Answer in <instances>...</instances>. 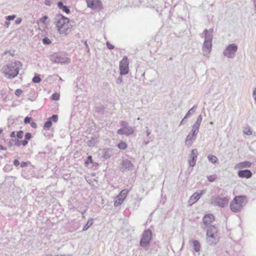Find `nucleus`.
<instances>
[{
    "mask_svg": "<svg viewBox=\"0 0 256 256\" xmlns=\"http://www.w3.org/2000/svg\"><path fill=\"white\" fill-rule=\"evenodd\" d=\"M22 62L18 60L6 64L2 68L5 76L8 79L14 78L18 75L20 69L22 68Z\"/></svg>",
    "mask_w": 256,
    "mask_h": 256,
    "instance_id": "f257e3e1",
    "label": "nucleus"
},
{
    "mask_svg": "<svg viewBox=\"0 0 256 256\" xmlns=\"http://www.w3.org/2000/svg\"><path fill=\"white\" fill-rule=\"evenodd\" d=\"M56 26L59 32L61 34H67L70 31L69 18L61 14H58L56 16Z\"/></svg>",
    "mask_w": 256,
    "mask_h": 256,
    "instance_id": "f03ea898",
    "label": "nucleus"
},
{
    "mask_svg": "<svg viewBox=\"0 0 256 256\" xmlns=\"http://www.w3.org/2000/svg\"><path fill=\"white\" fill-rule=\"evenodd\" d=\"M246 197L244 196H236L230 204V210L234 212H240L246 204Z\"/></svg>",
    "mask_w": 256,
    "mask_h": 256,
    "instance_id": "7ed1b4c3",
    "label": "nucleus"
},
{
    "mask_svg": "<svg viewBox=\"0 0 256 256\" xmlns=\"http://www.w3.org/2000/svg\"><path fill=\"white\" fill-rule=\"evenodd\" d=\"M121 128L117 130V134L120 135L129 136L134 134L135 127L130 126L128 123L124 120L120 122Z\"/></svg>",
    "mask_w": 256,
    "mask_h": 256,
    "instance_id": "20e7f679",
    "label": "nucleus"
},
{
    "mask_svg": "<svg viewBox=\"0 0 256 256\" xmlns=\"http://www.w3.org/2000/svg\"><path fill=\"white\" fill-rule=\"evenodd\" d=\"M152 239V232L150 229L146 230L142 234V238L140 240V246L146 248L150 243Z\"/></svg>",
    "mask_w": 256,
    "mask_h": 256,
    "instance_id": "39448f33",
    "label": "nucleus"
},
{
    "mask_svg": "<svg viewBox=\"0 0 256 256\" xmlns=\"http://www.w3.org/2000/svg\"><path fill=\"white\" fill-rule=\"evenodd\" d=\"M211 200L212 204L214 206L224 208L228 205L229 198L227 197H221L219 195H215L212 197Z\"/></svg>",
    "mask_w": 256,
    "mask_h": 256,
    "instance_id": "423d86ee",
    "label": "nucleus"
},
{
    "mask_svg": "<svg viewBox=\"0 0 256 256\" xmlns=\"http://www.w3.org/2000/svg\"><path fill=\"white\" fill-rule=\"evenodd\" d=\"M238 50V46L235 44H232L226 46L223 52V54L229 58L234 57Z\"/></svg>",
    "mask_w": 256,
    "mask_h": 256,
    "instance_id": "0eeeda50",
    "label": "nucleus"
},
{
    "mask_svg": "<svg viewBox=\"0 0 256 256\" xmlns=\"http://www.w3.org/2000/svg\"><path fill=\"white\" fill-rule=\"evenodd\" d=\"M129 62L127 56H124L120 62V72L122 76L126 75L129 72Z\"/></svg>",
    "mask_w": 256,
    "mask_h": 256,
    "instance_id": "6e6552de",
    "label": "nucleus"
},
{
    "mask_svg": "<svg viewBox=\"0 0 256 256\" xmlns=\"http://www.w3.org/2000/svg\"><path fill=\"white\" fill-rule=\"evenodd\" d=\"M129 190L127 189L122 190L116 196L114 200V206L116 207L120 206L128 196Z\"/></svg>",
    "mask_w": 256,
    "mask_h": 256,
    "instance_id": "1a4fd4ad",
    "label": "nucleus"
},
{
    "mask_svg": "<svg viewBox=\"0 0 256 256\" xmlns=\"http://www.w3.org/2000/svg\"><path fill=\"white\" fill-rule=\"evenodd\" d=\"M87 6L93 10H102L103 8L100 0H86Z\"/></svg>",
    "mask_w": 256,
    "mask_h": 256,
    "instance_id": "9d476101",
    "label": "nucleus"
},
{
    "mask_svg": "<svg viewBox=\"0 0 256 256\" xmlns=\"http://www.w3.org/2000/svg\"><path fill=\"white\" fill-rule=\"evenodd\" d=\"M52 62L56 64H68L70 62V59L64 56L56 54L53 57Z\"/></svg>",
    "mask_w": 256,
    "mask_h": 256,
    "instance_id": "9b49d317",
    "label": "nucleus"
},
{
    "mask_svg": "<svg viewBox=\"0 0 256 256\" xmlns=\"http://www.w3.org/2000/svg\"><path fill=\"white\" fill-rule=\"evenodd\" d=\"M198 156V152L196 149H194L191 151V153L190 154L189 160H188L190 166L194 167L196 165Z\"/></svg>",
    "mask_w": 256,
    "mask_h": 256,
    "instance_id": "f8f14e48",
    "label": "nucleus"
},
{
    "mask_svg": "<svg viewBox=\"0 0 256 256\" xmlns=\"http://www.w3.org/2000/svg\"><path fill=\"white\" fill-rule=\"evenodd\" d=\"M206 191L204 190H200V192H194L188 201L189 204L192 205L193 204L196 202L200 198L201 196L205 194Z\"/></svg>",
    "mask_w": 256,
    "mask_h": 256,
    "instance_id": "ddd939ff",
    "label": "nucleus"
},
{
    "mask_svg": "<svg viewBox=\"0 0 256 256\" xmlns=\"http://www.w3.org/2000/svg\"><path fill=\"white\" fill-rule=\"evenodd\" d=\"M58 120V116L57 114H53L48 118L47 120L44 122V129H49L52 126V122H56Z\"/></svg>",
    "mask_w": 256,
    "mask_h": 256,
    "instance_id": "4468645a",
    "label": "nucleus"
},
{
    "mask_svg": "<svg viewBox=\"0 0 256 256\" xmlns=\"http://www.w3.org/2000/svg\"><path fill=\"white\" fill-rule=\"evenodd\" d=\"M134 167L132 162L128 159L124 160L121 163L120 170L122 171L130 170Z\"/></svg>",
    "mask_w": 256,
    "mask_h": 256,
    "instance_id": "2eb2a0df",
    "label": "nucleus"
},
{
    "mask_svg": "<svg viewBox=\"0 0 256 256\" xmlns=\"http://www.w3.org/2000/svg\"><path fill=\"white\" fill-rule=\"evenodd\" d=\"M238 176L240 178H250L252 176V174L250 170L246 169L239 170L238 172Z\"/></svg>",
    "mask_w": 256,
    "mask_h": 256,
    "instance_id": "dca6fc26",
    "label": "nucleus"
},
{
    "mask_svg": "<svg viewBox=\"0 0 256 256\" xmlns=\"http://www.w3.org/2000/svg\"><path fill=\"white\" fill-rule=\"evenodd\" d=\"M212 47V42L210 41H204L202 46V51L204 52V55L206 56L209 54Z\"/></svg>",
    "mask_w": 256,
    "mask_h": 256,
    "instance_id": "f3484780",
    "label": "nucleus"
},
{
    "mask_svg": "<svg viewBox=\"0 0 256 256\" xmlns=\"http://www.w3.org/2000/svg\"><path fill=\"white\" fill-rule=\"evenodd\" d=\"M207 242L210 245L216 244L219 240V238L217 234H210L206 235Z\"/></svg>",
    "mask_w": 256,
    "mask_h": 256,
    "instance_id": "a211bd4d",
    "label": "nucleus"
},
{
    "mask_svg": "<svg viewBox=\"0 0 256 256\" xmlns=\"http://www.w3.org/2000/svg\"><path fill=\"white\" fill-rule=\"evenodd\" d=\"M214 220V216L212 214H206L203 218L202 222L204 224L208 225L210 224Z\"/></svg>",
    "mask_w": 256,
    "mask_h": 256,
    "instance_id": "6ab92c4d",
    "label": "nucleus"
},
{
    "mask_svg": "<svg viewBox=\"0 0 256 256\" xmlns=\"http://www.w3.org/2000/svg\"><path fill=\"white\" fill-rule=\"evenodd\" d=\"M196 134L190 132L186 138V144L192 145L193 142L196 140Z\"/></svg>",
    "mask_w": 256,
    "mask_h": 256,
    "instance_id": "aec40b11",
    "label": "nucleus"
},
{
    "mask_svg": "<svg viewBox=\"0 0 256 256\" xmlns=\"http://www.w3.org/2000/svg\"><path fill=\"white\" fill-rule=\"evenodd\" d=\"M57 6L59 9L62 10L66 14H68L70 13V11L69 8L68 6L64 5L62 1H59L57 4Z\"/></svg>",
    "mask_w": 256,
    "mask_h": 256,
    "instance_id": "412c9836",
    "label": "nucleus"
},
{
    "mask_svg": "<svg viewBox=\"0 0 256 256\" xmlns=\"http://www.w3.org/2000/svg\"><path fill=\"white\" fill-rule=\"evenodd\" d=\"M112 151L110 148H104L102 151V157L106 160L112 156Z\"/></svg>",
    "mask_w": 256,
    "mask_h": 256,
    "instance_id": "4be33fe9",
    "label": "nucleus"
},
{
    "mask_svg": "<svg viewBox=\"0 0 256 256\" xmlns=\"http://www.w3.org/2000/svg\"><path fill=\"white\" fill-rule=\"evenodd\" d=\"M252 166V163L248 161H244L240 162L236 164V167L240 168H250Z\"/></svg>",
    "mask_w": 256,
    "mask_h": 256,
    "instance_id": "5701e85b",
    "label": "nucleus"
},
{
    "mask_svg": "<svg viewBox=\"0 0 256 256\" xmlns=\"http://www.w3.org/2000/svg\"><path fill=\"white\" fill-rule=\"evenodd\" d=\"M98 138L94 136H92L90 140H88L87 142L88 146L90 147H93L98 142Z\"/></svg>",
    "mask_w": 256,
    "mask_h": 256,
    "instance_id": "b1692460",
    "label": "nucleus"
},
{
    "mask_svg": "<svg viewBox=\"0 0 256 256\" xmlns=\"http://www.w3.org/2000/svg\"><path fill=\"white\" fill-rule=\"evenodd\" d=\"M218 230L217 228L214 225H211L209 226L206 230V235H209L210 234H217Z\"/></svg>",
    "mask_w": 256,
    "mask_h": 256,
    "instance_id": "393cba45",
    "label": "nucleus"
},
{
    "mask_svg": "<svg viewBox=\"0 0 256 256\" xmlns=\"http://www.w3.org/2000/svg\"><path fill=\"white\" fill-rule=\"evenodd\" d=\"M193 244L194 249L196 252H199L200 249V244L198 240H192V241Z\"/></svg>",
    "mask_w": 256,
    "mask_h": 256,
    "instance_id": "a878e982",
    "label": "nucleus"
},
{
    "mask_svg": "<svg viewBox=\"0 0 256 256\" xmlns=\"http://www.w3.org/2000/svg\"><path fill=\"white\" fill-rule=\"evenodd\" d=\"M197 107V104H194L190 110H189L185 115L184 118H188L191 115L193 114L194 113Z\"/></svg>",
    "mask_w": 256,
    "mask_h": 256,
    "instance_id": "bb28decb",
    "label": "nucleus"
},
{
    "mask_svg": "<svg viewBox=\"0 0 256 256\" xmlns=\"http://www.w3.org/2000/svg\"><path fill=\"white\" fill-rule=\"evenodd\" d=\"M204 40L212 42L213 36L212 34L208 33V30H204Z\"/></svg>",
    "mask_w": 256,
    "mask_h": 256,
    "instance_id": "cd10ccee",
    "label": "nucleus"
},
{
    "mask_svg": "<svg viewBox=\"0 0 256 256\" xmlns=\"http://www.w3.org/2000/svg\"><path fill=\"white\" fill-rule=\"evenodd\" d=\"M94 223V220L92 218H90L87 222L85 224V225L84 226L82 230L86 231L88 230L90 226L92 225Z\"/></svg>",
    "mask_w": 256,
    "mask_h": 256,
    "instance_id": "c85d7f7f",
    "label": "nucleus"
},
{
    "mask_svg": "<svg viewBox=\"0 0 256 256\" xmlns=\"http://www.w3.org/2000/svg\"><path fill=\"white\" fill-rule=\"evenodd\" d=\"M28 142L24 140H19L16 139L15 145L17 146H20V145L26 146L28 144Z\"/></svg>",
    "mask_w": 256,
    "mask_h": 256,
    "instance_id": "c756f323",
    "label": "nucleus"
},
{
    "mask_svg": "<svg viewBox=\"0 0 256 256\" xmlns=\"http://www.w3.org/2000/svg\"><path fill=\"white\" fill-rule=\"evenodd\" d=\"M208 160L210 162L214 164L218 162V158L214 155H209L208 156Z\"/></svg>",
    "mask_w": 256,
    "mask_h": 256,
    "instance_id": "7c9ffc66",
    "label": "nucleus"
},
{
    "mask_svg": "<svg viewBox=\"0 0 256 256\" xmlns=\"http://www.w3.org/2000/svg\"><path fill=\"white\" fill-rule=\"evenodd\" d=\"M117 146L118 148L122 150H126L128 148V144L122 141L119 142Z\"/></svg>",
    "mask_w": 256,
    "mask_h": 256,
    "instance_id": "2f4dec72",
    "label": "nucleus"
},
{
    "mask_svg": "<svg viewBox=\"0 0 256 256\" xmlns=\"http://www.w3.org/2000/svg\"><path fill=\"white\" fill-rule=\"evenodd\" d=\"M200 126V125H198L196 124H194L192 126L191 132L197 134L199 131Z\"/></svg>",
    "mask_w": 256,
    "mask_h": 256,
    "instance_id": "473e14b6",
    "label": "nucleus"
},
{
    "mask_svg": "<svg viewBox=\"0 0 256 256\" xmlns=\"http://www.w3.org/2000/svg\"><path fill=\"white\" fill-rule=\"evenodd\" d=\"M42 78H40L39 74L35 75L32 78V82L35 84L40 83L42 81Z\"/></svg>",
    "mask_w": 256,
    "mask_h": 256,
    "instance_id": "72a5a7b5",
    "label": "nucleus"
},
{
    "mask_svg": "<svg viewBox=\"0 0 256 256\" xmlns=\"http://www.w3.org/2000/svg\"><path fill=\"white\" fill-rule=\"evenodd\" d=\"M42 43L44 44L48 45L52 43V41L48 38L44 37L42 40Z\"/></svg>",
    "mask_w": 256,
    "mask_h": 256,
    "instance_id": "f704fd0d",
    "label": "nucleus"
},
{
    "mask_svg": "<svg viewBox=\"0 0 256 256\" xmlns=\"http://www.w3.org/2000/svg\"><path fill=\"white\" fill-rule=\"evenodd\" d=\"M51 98L54 100H58L60 98V94L58 93H54L51 96Z\"/></svg>",
    "mask_w": 256,
    "mask_h": 256,
    "instance_id": "c9c22d12",
    "label": "nucleus"
},
{
    "mask_svg": "<svg viewBox=\"0 0 256 256\" xmlns=\"http://www.w3.org/2000/svg\"><path fill=\"white\" fill-rule=\"evenodd\" d=\"M104 107L102 106H98L96 107V111L99 113H102L104 112Z\"/></svg>",
    "mask_w": 256,
    "mask_h": 256,
    "instance_id": "e433bc0d",
    "label": "nucleus"
},
{
    "mask_svg": "<svg viewBox=\"0 0 256 256\" xmlns=\"http://www.w3.org/2000/svg\"><path fill=\"white\" fill-rule=\"evenodd\" d=\"M92 156H88L87 157L86 160L85 161V166H87L89 163H92Z\"/></svg>",
    "mask_w": 256,
    "mask_h": 256,
    "instance_id": "4c0bfd02",
    "label": "nucleus"
},
{
    "mask_svg": "<svg viewBox=\"0 0 256 256\" xmlns=\"http://www.w3.org/2000/svg\"><path fill=\"white\" fill-rule=\"evenodd\" d=\"M32 138V135L30 132H26L24 136V140L28 141Z\"/></svg>",
    "mask_w": 256,
    "mask_h": 256,
    "instance_id": "58836bf2",
    "label": "nucleus"
},
{
    "mask_svg": "<svg viewBox=\"0 0 256 256\" xmlns=\"http://www.w3.org/2000/svg\"><path fill=\"white\" fill-rule=\"evenodd\" d=\"M16 18V15L12 14L6 16V19L8 21H10L14 20Z\"/></svg>",
    "mask_w": 256,
    "mask_h": 256,
    "instance_id": "ea45409f",
    "label": "nucleus"
},
{
    "mask_svg": "<svg viewBox=\"0 0 256 256\" xmlns=\"http://www.w3.org/2000/svg\"><path fill=\"white\" fill-rule=\"evenodd\" d=\"M244 133L248 136H250L252 134V130H250V128H246L244 131Z\"/></svg>",
    "mask_w": 256,
    "mask_h": 256,
    "instance_id": "a19ab883",
    "label": "nucleus"
},
{
    "mask_svg": "<svg viewBox=\"0 0 256 256\" xmlns=\"http://www.w3.org/2000/svg\"><path fill=\"white\" fill-rule=\"evenodd\" d=\"M32 120V118L31 117L26 116L24 119V122L25 124H28L30 123Z\"/></svg>",
    "mask_w": 256,
    "mask_h": 256,
    "instance_id": "79ce46f5",
    "label": "nucleus"
},
{
    "mask_svg": "<svg viewBox=\"0 0 256 256\" xmlns=\"http://www.w3.org/2000/svg\"><path fill=\"white\" fill-rule=\"evenodd\" d=\"M202 116L201 114H200L198 116L197 120L194 124H196L200 126V124L202 122Z\"/></svg>",
    "mask_w": 256,
    "mask_h": 256,
    "instance_id": "37998d69",
    "label": "nucleus"
},
{
    "mask_svg": "<svg viewBox=\"0 0 256 256\" xmlns=\"http://www.w3.org/2000/svg\"><path fill=\"white\" fill-rule=\"evenodd\" d=\"M24 132L22 130H19L17 132L16 136L18 139H20L23 137Z\"/></svg>",
    "mask_w": 256,
    "mask_h": 256,
    "instance_id": "c03bdc74",
    "label": "nucleus"
},
{
    "mask_svg": "<svg viewBox=\"0 0 256 256\" xmlns=\"http://www.w3.org/2000/svg\"><path fill=\"white\" fill-rule=\"evenodd\" d=\"M207 178L210 182H213L216 180V176H207Z\"/></svg>",
    "mask_w": 256,
    "mask_h": 256,
    "instance_id": "a18cd8bd",
    "label": "nucleus"
},
{
    "mask_svg": "<svg viewBox=\"0 0 256 256\" xmlns=\"http://www.w3.org/2000/svg\"><path fill=\"white\" fill-rule=\"evenodd\" d=\"M30 164V162L29 161L22 162L20 163V166L22 168H24V167L27 166Z\"/></svg>",
    "mask_w": 256,
    "mask_h": 256,
    "instance_id": "49530a36",
    "label": "nucleus"
},
{
    "mask_svg": "<svg viewBox=\"0 0 256 256\" xmlns=\"http://www.w3.org/2000/svg\"><path fill=\"white\" fill-rule=\"evenodd\" d=\"M22 90L20 89H17L16 90L14 94L17 96H20V95L22 94Z\"/></svg>",
    "mask_w": 256,
    "mask_h": 256,
    "instance_id": "de8ad7c7",
    "label": "nucleus"
},
{
    "mask_svg": "<svg viewBox=\"0 0 256 256\" xmlns=\"http://www.w3.org/2000/svg\"><path fill=\"white\" fill-rule=\"evenodd\" d=\"M15 142H16V138L15 139H14V138L11 139L10 140L9 143H8L9 146L12 147V146L15 145Z\"/></svg>",
    "mask_w": 256,
    "mask_h": 256,
    "instance_id": "09e8293b",
    "label": "nucleus"
},
{
    "mask_svg": "<svg viewBox=\"0 0 256 256\" xmlns=\"http://www.w3.org/2000/svg\"><path fill=\"white\" fill-rule=\"evenodd\" d=\"M106 45L107 48L109 50H113L114 48V46L112 44H110L108 42H107L106 43Z\"/></svg>",
    "mask_w": 256,
    "mask_h": 256,
    "instance_id": "8fccbe9b",
    "label": "nucleus"
},
{
    "mask_svg": "<svg viewBox=\"0 0 256 256\" xmlns=\"http://www.w3.org/2000/svg\"><path fill=\"white\" fill-rule=\"evenodd\" d=\"M82 42H84V44L85 46L86 50L87 52H88L90 51V49H89V47H88L87 41L86 40H82Z\"/></svg>",
    "mask_w": 256,
    "mask_h": 256,
    "instance_id": "3c124183",
    "label": "nucleus"
},
{
    "mask_svg": "<svg viewBox=\"0 0 256 256\" xmlns=\"http://www.w3.org/2000/svg\"><path fill=\"white\" fill-rule=\"evenodd\" d=\"M44 4L48 6H50L52 4V0H44Z\"/></svg>",
    "mask_w": 256,
    "mask_h": 256,
    "instance_id": "603ef678",
    "label": "nucleus"
},
{
    "mask_svg": "<svg viewBox=\"0 0 256 256\" xmlns=\"http://www.w3.org/2000/svg\"><path fill=\"white\" fill-rule=\"evenodd\" d=\"M13 164H14V166H18L20 164V162L18 159H15L14 160Z\"/></svg>",
    "mask_w": 256,
    "mask_h": 256,
    "instance_id": "864d4df0",
    "label": "nucleus"
},
{
    "mask_svg": "<svg viewBox=\"0 0 256 256\" xmlns=\"http://www.w3.org/2000/svg\"><path fill=\"white\" fill-rule=\"evenodd\" d=\"M22 20L21 18H18L15 21V24L18 25L20 24L22 22Z\"/></svg>",
    "mask_w": 256,
    "mask_h": 256,
    "instance_id": "5fc2aeb1",
    "label": "nucleus"
},
{
    "mask_svg": "<svg viewBox=\"0 0 256 256\" xmlns=\"http://www.w3.org/2000/svg\"><path fill=\"white\" fill-rule=\"evenodd\" d=\"M252 96L254 97L255 102H256V88H255L253 90Z\"/></svg>",
    "mask_w": 256,
    "mask_h": 256,
    "instance_id": "6e6d98bb",
    "label": "nucleus"
},
{
    "mask_svg": "<svg viewBox=\"0 0 256 256\" xmlns=\"http://www.w3.org/2000/svg\"><path fill=\"white\" fill-rule=\"evenodd\" d=\"M48 18V16H42L41 18V22L43 23H44L45 21Z\"/></svg>",
    "mask_w": 256,
    "mask_h": 256,
    "instance_id": "4d7b16f0",
    "label": "nucleus"
},
{
    "mask_svg": "<svg viewBox=\"0 0 256 256\" xmlns=\"http://www.w3.org/2000/svg\"><path fill=\"white\" fill-rule=\"evenodd\" d=\"M30 126L32 128H36V126H37V125H36V124L34 122H30Z\"/></svg>",
    "mask_w": 256,
    "mask_h": 256,
    "instance_id": "13d9d810",
    "label": "nucleus"
},
{
    "mask_svg": "<svg viewBox=\"0 0 256 256\" xmlns=\"http://www.w3.org/2000/svg\"><path fill=\"white\" fill-rule=\"evenodd\" d=\"M146 135L147 136H148L150 134H151V132L150 131L148 130V127H146Z\"/></svg>",
    "mask_w": 256,
    "mask_h": 256,
    "instance_id": "bf43d9fd",
    "label": "nucleus"
},
{
    "mask_svg": "<svg viewBox=\"0 0 256 256\" xmlns=\"http://www.w3.org/2000/svg\"><path fill=\"white\" fill-rule=\"evenodd\" d=\"M10 24V22H9V21L6 20L5 22L4 26L8 28Z\"/></svg>",
    "mask_w": 256,
    "mask_h": 256,
    "instance_id": "052dcab7",
    "label": "nucleus"
},
{
    "mask_svg": "<svg viewBox=\"0 0 256 256\" xmlns=\"http://www.w3.org/2000/svg\"><path fill=\"white\" fill-rule=\"evenodd\" d=\"M122 82V78H118L116 80V83L119 84H120Z\"/></svg>",
    "mask_w": 256,
    "mask_h": 256,
    "instance_id": "680f3d73",
    "label": "nucleus"
},
{
    "mask_svg": "<svg viewBox=\"0 0 256 256\" xmlns=\"http://www.w3.org/2000/svg\"><path fill=\"white\" fill-rule=\"evenodd\" d=\"M10 136L11 138H14L16 137V134H15V132H12L10 134Z\"/></svg>",
    "mask_w": 256,
    "mask_h": 256,
    "instance_id": "e2e57ef3",
    "label": "nucleus"
},
{
    "mask_svg": "<svg viewBox=\"0 0 256 256\" xmlns=\"http://www.w3.org/2000/svg\"><path fill=\"white\" fill-rule=\"evenodd\" d=\"M186 118H184V117L182 118V120H181V122L180 123V126L182 125L185 121Z\"/></svg>",
    "mask_w": 256,
    "mask_h": 256,
    "instance_id": "0e129e2a",
    "label": "nucleus"
},
{
    "mask_svg": "<svg viewBox=\"0 0 256 256\" xmlns=\"http://www.w3.org/2000/svg\"><path fill=\"white\" fill-rule=\"evenodd\" d=\"M6 148L4 146H3L2 145H0V150H6Z\"/></svg>",
    "mask_w": 256,
    "mask_h": 256,
    "instance_id": "69168bd1",
    "label": "nucleus"
},
{
    "mask_svg": "<svg viewBox=\"0 0 256 256\" xmlns=\"http://www.w3.org/2000/svg\"><path fill=\"white\" fill-rule=\"evenodd\" d=\"M148 142H149V141H148H148H146V140H144V141L143 142V144H144V145H147V144H148Z\"/></svg>",
    "mask_w": 256,
    "mask_h": 256,
    "instance_id": "338daca9",
    "label": "nucleus"
},
{
    "mask_svg": "<svg viewBox=\"0 0 256 256\" xmlns=\"http://www.w3.org/2000/svg\"><path fill=\"white\" fill-rule=\"evenodd\" d=\"M254 6L256 8V0H254Z\"/></svg>",
    "mask_w": 256,
    "mask_h": 256,
    "instance_id": "774afa93",
    "label": "nucleus"
}]
</instances>
